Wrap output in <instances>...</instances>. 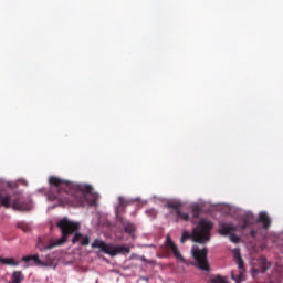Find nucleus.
Segmentation results:
<instances>
[{"label":"nucleus","mask_w":283,"mask_h":283,"mask_svg":"<svg viewBox=\"0 0 283 283\" xmlns=\"http://www.w3.org/2000/svg\"><path fill=\"white\" fill-rule=\"evenodd\" d=\"M191 211H192L193 218H200V213H201L202 209L200 208V206H193L191 208Z\"/></svg>","instance_id":"obj_19"},{"label":"nucleus","mask_w":283,"mask_h":283,"mask_svg":"<svg viewBox=\"0 0 283 283\" xmlns=\"http://www.w3.org/2000/svg\"><path fill=\"white\" fill-rule=\"evenodd\" d=\"M12 283H21L24 280L23 272L14 271L11 276Z\"/></svg>","instance_id":"obj_13"},{"label":"nucleus","mask_w":283,"mask_h":283,"mask_svg":"<svg viewBox=\"0 0 283 283\" xmlns=\"http://www.w3.org/2000/svg\"><path fill=\"white\" fill-rule=\"evenodd\" d=\"M22 262H34L35 266H48L45 262H43L40 258L39 254H33V255H25L21 259Z\"/></svg>","instance_id":"obj_10"},{"label":"nucleus","mask_w":283,"mask_h":283,"mask_svg":"<svg viewBox=\"0 0 283 283\" xmlns=\"http://www.w3.org/2000/svg\"><path fill=\"white\" fill-rule=\"evenodd\" d=\"M191 251H192V256L197 262L198 269H200V271H211V268L209 266V260H207L209 250L207 248H203L201 250L198 247H192Z\"/></svg>","instance_id":"obj_6"},{"label":"nucleus","mask_w":283,"mask_h":283,"mask_svg":"<svg viewBox=\"0 0 283 283\" xmlns=\"http://www.w3.org/2000/svg\"><path fill=\"white\" fill-rule=\"evenodd\" d=\"M210 283H229V281L224 276L216 275L210 280Z\"/></svg>","instance_id":"obj_18"},{"label":"nucleus","mask_w":283,"mask_h":283,"mask_svg":"<svg viewBox=\"0 0 283 283\" xmlns=\"http://www.w3.org/2000/svg\"><path fill=\"white\" fill-rule=\"evenodd\" d=\"M1 264H4L7 266H19V261L14 260V258H1L0 256Z\"/></svg>","instance_id":"obj_12"},{"label":"nucleus","mask_w":283,"mask_h":283,"mask_svg":"<svg viewBox=\"0 0 283 283\" xmlns=\"http://www.w3.org/2000/svg\"><path fill=\"white\" fill-rule=\"evenodd\" d=\"M250 235H251V238H255V235H258V231L251 230Z\"/></svg>","instance_id":"obj_22"},{"label":"nucleus","mask_w":283,"mask_h":283,"mask_svg":"<svg viewBox=\"0 0 283 283\" xmlns=\"http://www.w3.org/2000/svg\"><path fill=\"white\" fill-rule=\"evenodd\" d=\"M211 229H213V223L211 221H207L201 219L197 227L192 230V234L188 231H184L180 238L181 244H185L187 240L191 239L197 244H207L209 240H211Z\"/></svg>","instance_id":"obj_3"},{"label":"nucleus","mask_w":283,"mask_h":283,"mask_svg":"<svg viewBox=\"0 0 283 283\" xmlns=\"http://www.w3.org/2000/svg\"><path fill=\"white\" fill-rule=\"evenodd\" d=\"M56 227L61 230L62 237L55 241L50 240L49 243L43 242V239H39L36 244L39 251H48L50 249H54V247H63V244L67 242V238L74 233L75 234L72 239L73 244H76V242H80L82 247H87L90 244V237L83 235L78 232L81 231V223L63 218L57 221Z\"/></svg>","instance_id":"obj_2"},{"label":"nucleus","mask_w":283,"mask_h":283,"mask_svg":"<svg viewBox=\"0 0 283 283\" xmlns=\"http://www.w3.org/2000/svg\"><path fill=\"white\" fill-rule=\"evenodd\" d=\"M234 260L239 269H244V260H242V255H240V250H234Z\"/></svg>","instance_id":"obj_14"},{"label":"nucleus","mask_w":283,"mask_h":283,"mask_svg":"<svg viewBox=\"0 0 283 283\" xmlns=\"http://www.w3.org/2000/svg\"><path fill=\"white\" fill-rule=\"evenodd\" d=\"M182 207V203L180 202H176V201H171L167 203V208L168 209H174L175 213H177L178 211H180V208Z\"/></svg>","instance_id":"obj_17"},{"label":"nucleus","mask_w":283,"mask_h":283,"mask_svg":"<svg viewBox=\"0 0 283 283\" xmlns=\"http://www.w3.org/2000/svg\"><path fill=\"white\" fill-rule=\"evenodd\" d=\"M261 266H262V272L264 273L271 266V263H269L266 259H261Z\"/></svg>","instance_id":"obj_20"},{"label":"nucleus","mask_w":283,"mask_h":283,"mask_svg":"<svg viewBox=\"0 0 283 283\" xmlns=\"http://www.w3.org/2000/svg\"><path fill=\"white\" fill-rule=\"evenodd\" d=\"M249 227V221L248 220H243V224H242V229H247Z\"/></svg>","instance_id":"obj_21"},{"label":"nucleus","mask_w":283,"mask_h":283,"mask_svg":"<svg viewBox=\"0 0 283 283\" xmlns=\"http://www.w3.org/2000/svg\"><path fill=\"white\" fill-rule=\"evenodd\" d=\"M49 185L48 200L57 202V207H83L94 191L90 185L74 184L56 176L49 177Z\"/></svg>","instance_id":"obj_1"},{"label":"nucleus","mask_w":283,"mask_h":283,"mask_svg":"<svg viewBox=\"0 0 283 283\" xmlns=\"http://www.w3.org/2000/svg\"><path fill=\"white\" fill-rule=\"evenodd\" d=\"M0 205L4 209H12L14 211H30V202L24 201L21 195H18L17 198L12 200L10 193L6 191H0Z\"/></svg>","instance_id":"obj_4"},{"label":"nucleus","mask_w":283,"mask_h":283,"mask_svg":"<svg viewBox=\"0 0 283 283\" xmlns=\"http://www.w3.org/2000/svg\"><path fill=\"white\" fill-rule=\"evenodd\" d=\"M117 222H120V224L124 228L125 233H128L129 235H132V233L136 232V226H134V223L125 220V218H123L122 216H117Z\"/></svg>","instance_id":"obj_9"},{"label":"nucleus","mask_w":283,"mask_h":283,"mask_svg":"<svg viewBox=\"0 0 283 283\" xmlns=\"http://www.w3.org/2000/svg\"><path fill=\"white\" fill-rule=\"evenodd\" d=\"M125 207H127V203L125 201V198L123 197H118V207L116 209V218H118V216H120V209H125Z\"/></svg>","instance_id":"obj_16"},{"label":"nucleus","mask_w":283,"mask_h":283,"mask_svg":"<svg viewBox=\"0 0 283 283\" xmlns=\"http://www.w3.org/2000/svg\"><path fill=\"white\" fill-rule=\"evenodd\" d=\"M93 196V201H92V205H96V196L92 195Z\"/></svg>","instance_id":"obj_23"},{"label":"nucleus","mask_w":283,"mask_h":283,"mask_svg":"<svg viewBox=\"0 0 283 283\" xmlns=\"http://www.w3.org/2000/svg\"><path fill=\"white\" fill-rule=\"evenodd\" d=\"M235 231H238V227L232 223H221L219 228L220 235H229L230 241L238 244V242H240V237L235 234Z\"/></svg>","instance_id":"obj_7"},{"label":"nucleus","mask_w":283,"mask_h":283,"mask_svg":"<svg viewBox=\"0 0 283 283\" xmlns=\"http://www.w3.org/2000/svg\"><path fill=\"white\" fill-rule=\"evenodd\" d=\"M91 247L92 249H99L102 253H106V255H111V258H116V255L120 253H129L132 251L129 247L107 244L105 241L98 239H95Z\"/></svg>","instance_id":"obj_5"},{"label":"nucleus","mask_w":283,"mask_h":283,"mask_svg":"<svg viewBox=\"0 0 283 283\" xmlns=\"http://www.w3.org/2000/svg\"><path fill=\"white\" fill-rule=\"evenodd\" d=\"M177 222L184 220V222H189V213L182 212V210H177L176 212Z\"/></svg>","instance_id":"obj_15"},{"label":"nucleus","mask_w":283,"mask_h":283,"mask_svg":"<svg viewBox=\"0 0 283 283\" xmlns=\"http://www.w3.org/2000/svg\"><path fill=\"white\" fill-rule=\"evenodd\" d=\"M166 247L168 249H170V251L172 252V255L176 258V260L186 262L185 256H182V254L180 253V250L178 249V245L174 242V240H171L170 235H168L166 239Z\"/></svg>","instance_id":"obj_8"},{"label":"nucleus","mask_w":283,"mask_h":283,"mask_svg":"<svg viewBox=\"0 0 283 283\" xmlns=\"http://www.w3.org/2000/svg\"><path fill=\"white\" fill-rule=\"evenodd\" d=\"M256 222L263 224V229L265 230L271 227V218H269L266 212H260Z\"/></svg>","instance_id":"obj_11"}]
</instances>
